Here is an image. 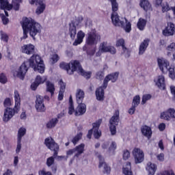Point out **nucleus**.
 <instances>
[{
  "instance_id": "41",
  "label": "nucleus",
  "mask_w": 175,
  "mask_h": 175,
  "mask_svg": "<svg viewBox=\"0 0 175 175\" xmlns=\"http://www.w3.org/2000/svg\"><path fill=\"white\" fill-rule=\"evenodd\" d=\"M160 118L161 120H165V121H170V117L169 116V113H167V109L161 112Z\"/></svg>"
},
{
  "instance_id": "13",
  "label": "nucleus",
  "mask_w": 175,
  "mask_h": 175,
  "mask_svg": "<svg viewBox=\"0 0 175 175\" xmlns=\"http://www.w3.org/2000/svg\"><path fill=\"white\" fill-rule=\"evenodd\" d=\"M95 155L97 158H98L99 169H103V173H105V174H110V172H111V168L110 167V166L108 165L107 163H106V162H105V158L102 157V155H100L99 152H96Z\"/></svg>"
},
{
  "instance_id": "54",
  "label": "nucleus",
  "mask_w": 175,
  "mask_h": 175,
  "mask_svg": "<svg viewBox=\"0 0 175 175\" xmlns=\"http://www.w3.org/2000/svg\"><path fill=\"white\" fill-rule=\"evenodd\" d=\"M0 83H1V84H6V83H8V78L3 73L0 75Z\"/></svg>"
},
{
  "instance_id": "31",
  "label": "nucleus",
  "mask_w": 175,
  "mask_h": 175,
  "mask_svg": "<svg viewBox=\"0 0 175 175\" xmlns=\"http://www.w3.org/2000/svg\"><path fill=\"white\" fill-rule=\"evenodd\" d=\"M85 148V144H81L80 145L76 146L75 148H74L75 151V157H76L77 158H79V157H80V155H81V154L84 152Z\"/></svg>"
},
{
  "instance_id": "11",
  "label": "nucleus",
  "mask_w": 175,
  "mask_h": 175,
  "mask_svg": "<svg viewBox=\"0 0 175 175\" xmlns=\"http://www.w3.org/2000/svg\"><path fill=\"white\" fill-rule=\"evenodd\" d=\"M102 124V119H99L98 121L92 124L93 129L88 131L87 137L88 139H91L92 136V131H94V136L95 139H99L102 136V132L99 130V126Z\"/></svg>"
},
{
  "instance_id": "55",
  "label": "nucleus",
  "mask_w": 175,
  "mask_h": 175,
  "mask_svg": "<svg viewBox=\"0 0 175 175\" xmlns=\"http://www.w3.org/2000/svg\"><path fill=\"white\" fill-rule=\"evenodd\" d=\"M172 8L169 7V4L167 3H165L162 5V12L163 13H165V12H169V10H171Z\"/></svg>"
},
{
  "instance_id": "17",
  "label": "nucleus",
  "mask_w": 175,
  "mask_h": 175,
  "mask_svg": "<svg viewBox=\"0 0 175 175\" xmlns=\"http://www.w3.org/2000/svg\"><path fill=\"white\" fill-rule=\"evenodd\" d=\"M120 73L118 72L110 74L107 75L103 82V88H107V84L109 83V81H111L112 83H116L118 79Z\"/></svg>"
},
{
  "instance_id": "3",
  "label": "nucleus",
  "mask_w": 175,
  "mask_h": 175,
  "mask_svg": "<svg viewBox=\"0 0 175 175\" xmlns=\"http://www.w3.org/2000/svg\"><path fill=\"white\" fill-rule=\"evenodd\" d=\"M61 69L66 70L68 75H73V72H78L79 75L85 77V79H90L91 77V72H85L81 68L80 62L77 60H71L69 64L66 62H62L59 64Z\"/></svg>"
},
{
  "instance_id": "52",
  "label": "nucleus",
  "mask_w": 175,
  "mask_h": 175,
  "mask_svg": "<svg viewBox=\"0 0 175 175\" xmlns=\"http://www.w3.org/2000/svg\"><path fill=\"white\" fill-rule=\"evenodd\" d=\"M54 158H55V157H51L46 159V165L48 166V167H50L53 166V165H54V162H55Z\"/></svg>"
},
{
  "instance_id": "53",
  "label": "nucleus",
  "mask_w": 175,
  "mask_h": 175,
  "mask_svg": "<svg viewBox=\"0 0 175 175\" xmlns=\"http://www.w3.org/2000/svg\"><path fill=\"white\" fill-rule=\"evenodd\" d=\"M129 158H131V152L128 150H123V159L127 161Z\"/></svg>"
},
{
  "instance_id": "50",
  "label": "nucleus",
  "mask_w": 175,
  "mask_h": 175,
  "mask_svg": "<svg viewBox=\"0 0 175 175\" xmlns=\"http://www.w3.org/2000/svg\"><path fill=\"white\" fill-rule=\"evenodd\" d=\"M139 104H140V96L137 95L133 99V105H132L137 107V106H139Z\"/></svg>"
},
{
  "instance_id": "34",
  "label": "nucleus",
  "mask_w": 175,
  "mask_h": 175,
  "mask_svg": "<svg viewBox=\"0 0 175 175\" xmlns=\"http://www.w3.org/2000/svg\"><path fill=\"white\" fill-rule=\"evenodd\" d=\"M47 81V76H40L37 75L35 81L38 85H40V84H44L46 81Z\"/></svg>"
},
{
  "instance_id": "64",
  "label": "nucleus",
  "mask_w": 175,
  "mask_h": 175,
  "mask_svg": "<svg viewBox=\"0 0 175 175\" xmlns=\"http://www.w3.org/2000/svg\"><path fill=\"white\" fill-rule=\"evenodd\" d=\"M170 92H171L172 96H174V99L175 100V86L171 85L170 87Z\"/></svg>"
},
{
  "instance_id": "14",
  "label": "nucleus",
  "mask_w": 175,
  "mask_h": 175,
  "mask_svg": "<svg viewBox=\"0 0 175 175\" xmlns=\"http://www.w3.org/2000/svg\"><path fill=\"white\" fill-rule=\"evenodd\" d=\"M135 163H142L144 161V152L139 148H134L132 151Z\"/></svg>"
},
{
  "instance_id": "45",
  "label": "nucleus",
  "mask_w": 175,
  "mask_h": 175,
  "mask_svg": "<svg viewBox=\"0 0 175 175\" xmlns=\"http://www.w3.org/2000/svg\"><path fill=\"white\" fill-rule=\"evenodd\" d=\"M167 113L170 117V120L175 119V109L174 108L167 109Z\"/></svg>"
},
{
  "instance_id": "19",
  "label": "nucleus",
  "mask_w": 175,
  "mask_h": 175,
  "mask_svg": "<svg viewBox=\"0 0 175 175\" xmlns=\"http://www.w3.org/2000/svg\"><path fill=\"white\" fill-rule=\"evenodd\" d=\"M175 33V26L172 23H168L167 27L163 30L164 36H173Z\"/></svg>"
},
{
  "instance_id": "27",
  "label": "nucleus",
  "mask_w": 175,
  "mask_h": 175,
  "mask_svg": "<svg viewBox=\"0 0 175 175\" xmlns=\"http://www.w3.org/2000/svg\"><path fill=\"white\" fill-rule=\"evenodd\" d=\"M0 9L2 10H12L13 5L9 3V0H0Z\"/></svg>"
},
{
  "instance_id": "4",
  "label": "nucleus",
  "mask_w": 175,
  "mask_h": 175,
  "mask_svg": "<svg viewBox=\"0 0 175 175\" xmlns=\"http://www.w3.org/2000/svg\"><path fill=\"white\" fill-rule=\"evenodd\" d=\"M14 98L15 100L14 107V109L8 107L5 109L3 116V122H9V121L13 118L14 114L20 111V106H21V98L20 97V94L17 90L14 91Z\"/></svg>"
},
{
  "instance_id": "30",
  "label": "nucleus",
  "mask_w": 175,
  "mask_h": 175,
  "mask_svg": "<svg viewBox=\"0 0 175 175\" xmlns=\"http://www.w3.org/2000/svg\"><path fill=\"white\" fill-rule=\"evenodd\" d=\"M146 170L150 175L155 174V172H157V165L151 162L148 163Z\"/></svg>"
},
{
  "instance_id": "26",
  "label": "nucleus",
  "mask_w": 175,
  "mask_h": 175,
  "mask_svg": "<svg viewBox=\"0 0 175 175\" xmlns=\"http://www.w3.org/2000/svg\"><path fill=\"white\" fill-rule=\"evenodd\" d=\"M148 43H150V40L146 39L139 44V55H143L146 53V50L148 47Z\"/></svg>"
},
{
  "instance_id": "18",
  "label": "nucleus",
  "mask_w": 175,
  "mask_h": 175,
  "mask_svg": "<svg viewBox=\"0 0 175 175\" xmlns=\"http://www.w3.org/2000/svg\"><path fill=\"white\" fill-rule=\"evenodd\" d=\"M154 82L155 85L158 87L160 90H165L166 87V83L165 82V76L163 75H159L156 77L154 79Z\"/></svg>"
},
{
  "instance_id": "8",
  "label": "nucleus",
  "mask_w": 175,
  "mask_h": 175,
  "mask_svg": "<svg viewBox=\"0 0 175 175\" xmlns=\"http://www.w3.org/2000/svg\"><path fill=\"white\" fill-rule=\"evenodd\" d=\"M103 53H110V54L114 55L117 53V49L113 46L109 45L107 41H104L100 44L96 56L100 57Z\"/></svg>"
},
{
  "instance_id": "46",
  "label": "nucleus",
  "mask_w": 175,
  "mask_h": 175,
  "mask_svg": "<svg viewBox=\"0 0 175 175\" xmlns=\"http://www.w3.org/2000/svg\"><path fill=\"white\" fill-rule=\"evenodd\" d=\"M82 137H83V133H77V135L72 138V143L75 146H76V144H77V142L81 139Z\"/></svg>"
},
{
  "instance_id": "51",
  "label": "nucleus",
  "mask_w": 175,
  "mask_h": 175,
  "mask_svg": "<svg viewBox=\"0 0 175 175\" xmlns=\"http://www.w3.org/2000/svg\"><path fill=\"white\" fill-rule=\"evenodd\" d=\"M112 13H117L118 12V3L117 1H114L111 3Z\"/></svg>"
},
{
  "instance_id": "62",
  "label": "nucleus",
  "mask_w": 175,
  "mask_h": 175,
  "mask_svg": "<svg viewBox=\"0 0 175 175\" xmlns=\"http://www.w3.org/2000/svg\"><path fill=\"white\" fill-rule=\"evenodd\" d=\"M38 174H39V175H53V174H51V172H46V171L44 170H40V171L38 172Z\"/></svg>"
},
{
  "instance_id": "12",
  "label": "nucleus",
  "mask_w": 175,
  "mask_h": 175,
  "mask_svg": "<svg viewBox=\"0 0 175 175\" xmlns=\"http://www.w3.org/2000/svg\"><path fill=\"white\" fill-rule=\"evenodd\" d=\"M29 3L30 5H36V14L37 16H40L46 10V3L42 0H30Z\"/></svg>"
},
{
  "instance_id": "39",
  "label": "nucleus",
  "mask_w": 175,
  "mask_h": 175,
  "mask_svg": "<svg viewBox=\"0 0 175 175\" xmlns=\"http://www.w3.org/2000/svg\"><path fill=\"white\" fill-rule=\"evenodd\" d=\"M27 133V129L21 127L18 131V140H21L23 137Z\"/></svg>"
},
{
  "instance_id": "7",
  "label": "nucleus",
  "mask_w": 175,
  "mask_h": 175,
  "mask_svg": "<svg viewBox=\"0 0 175 175\" xmlns=\"http://www.w3.org/2000/svg\"><path fill=\"white\" fill-rule=\"evenodd\" d=\"M45 145L46 147L51 150V151H54L53 157L54 158H56L57 161H62L65 158V156H57L58 154V150H59V146H58V144L55 143L54 139L51 137H48L45 139Z\"/></svg>"
},
{
  "instance_id": "47",
  "label": "nucleus",
  "mask_w": 175,
  "mask_h": 175,
  "mask_svg": "<svg viewBox=\"0 0 175 175\" xmlns=\"http://www.w3.org/2000/svg\"><path fill=\"white\" fill-rule=\"evenodd\" d=\"M70 106L68 107V114L72 115L76 111H75V107L73 106V100H72V96L70 97Z\"/></svg>"
},
{
  "instance_id": "63",
  "label": "nucleus",
  "mask_w": 175,
  "mask_h": 175,
  "mask_svg": "<svg viewBox=\"0 0 175 175\" xmlns=\"http://www.w3.org/2000/svg\"><path fill=\"white\" fill-rule=\"evenodd\" d=\"M158 128L161 132H163V131H165V129H166V124L161 123L159 124Z\"/></svg>"
},
{
  "instance_id": "20",
  "label": "nucleus",
  "mask_w": 175,
  "mask_h": 175,
  "mask_svg": "<svg viewBox=\"0 0 175 175\" xmlns=\"http://www.w3.org/2000/svg\"><path fill=\"white\" fill-rule=\"evenodd\" d=\"M21 51L24 54H27V55H31L35 53V46L32 44H24L21 47Z\"/></svg>"
},
{
  "instance_id": "58",
  "label": "nucleus",
  "mask_w": 175,
  "mask_h": 175,
  "mask_svg": "<svg viewBox=\"0 0 175 175\" xmlns=\"http://www.w3.org/2000/svg\"><path fill=\"white\" fill-rule=\"evenodd\" d=\"M21 151V139H17V146L16 149V154H18Z\"/></svg>"
},
{
  "instance_id": "36",
  "label": "nucleus",
  "mask_w": 175,
  "mask_h": 175,
  "mask_svg": "<svg viewBox=\"0 0 175 175\" xmlns=\"http://www.w3.org/2000/svg\"><path fill=\"white\" fill-rule=\"evenodd\" d=\"M132 167L131 163H127L126 165L123 167V174L124 175H132Z\"/></svg>"
},
{
  "instance_id": "2",
  "label": "nucleus",
  "mask_w": 175,
  "mask_h": 175,
  "mask_svg": "<svg viewBox=\"0 0 175 175\" xmlns=\"http://www.w3.org/2000/svg\"><path fill=\"white\" fill-rule=\"evenodd\" d=\"M22 28L23 29L22 39H27L28 33H29L30 36L35 40V36L42 33V25L32 19V18H23Z\"/></svg>"
},
{
  "instance_id": "42",
  "label": "nucleus",
  "mask_w": 175,
  "mask_h": 175,
  "mask_svg": "<svg viewBox=\"0 0 175 175\" xmlns=\"http://www.w3.org/2000/svg\"><path fill=\"white\" fill-rule=\"evenodd\" d=\"M166 50H167V55H168V57H170V55H172V53L170 51H175V43L172 42L171 44H170L167 47H166Z\"/></svg>"
},
{
  "instance_id": "43",
  "label": "nucleus",
  "mask_w": 175,
  "mask_h": 175,
  "mask_svg": "<svg viewBox=\"0 0 175 175\" xmlns=\"http://www.w3.org/2000/svg\"><path fill=\"white\" fill-rule=\"evenodd\" d=\"M116 150H117V143H116V142L114 141H112L109 144L108 151L109 152L114 153V151H116Z\"/></svg>"
},
{
  "instance_id": "38",
  "label": "nucleus",
  "mask_w": 175,
  "mask_h": 175,
  "mask_svg": "<svg viewBox=\"0 0 175 175\" xmlns=\"http://www.w3.org/2000/svg\"><path fill=\"white\" fill-rule=\"evenodd\" d=\"M167 70H168V76H169L170 79H172V80H175L174 66H168Z\"/></svg>"
},
{
  "instance_id": "10",
  "label": "nucleus",
  "mask_w": 175,
  "mask_h": 175,
  "mask_svg": "<svg viewBox=\"0 0 175 175\" xmlns=\"http://www.w3.org/2000/svg\"><path fill=\"white\" fill-rule=\"evenodd\" d=\"M120 122V111H116L113 116L109 120V129L111 135H114L117 133L116 126Z\"/></svg>"
},
{
  "instance_id": "15",
  "label": "nucleus",
  "mask_w": 175,
  "mask_h": 175,
  "mask_svg": "<svg viewBox=\"0 0 175 175\" xmlns=\"http://www.w3.org/2000/svg\"><path fill=\"white\" fill-rule=\"evenodd\" d=\"M157 64L160 70L163 73L167 72V68L169 66H170V63H169V61L163 57H159L157 59Z\"/></svg>"
},
{
  "instance_id": "37",
  "label": "nucleus",
  "mask_w": 175,
  "mask_h": 175,
  "mask_svg": "<svg viewBox=\"0 0 175 175\" xmlns=\"http://www.w3.org/2000/svg\"><path fill=\"white\" fill-rule=\"evenodd\" d=\"M46 91L50 92L51 95H54V91H55V87L53 83L50 81H46Z\"/></svg>"
},
{
  "instance_id": "1",
  "label": "nucleus",
  "mask_w": 175,
  "mask_h": 175,
  "mask_svg": "<svg viewBox=\"0 0 175 175\" xmlns=\"http://www.w3.org/2000/svg\"><path fill=\"white\" fill-rule=\"evenodd\" d=\"M32 68L35 72H38V73H44V64L42 57L39 55L33 54L29 59L24 62L21 66L16 70L13 72L14 77H18L21 80H24L28 69Z\"/></svg>"
},
{
  "instance_id": "22",
  "label": "nucleus",
  "mask_w": 175,
  "mask_h": 175,
  "mask_svg": "<svg viewBox=\"0 0 175 175\" xmlns=\"http://www.w3.org/2000/svg\"><path fill=\"white\" fill-rule=\"evenodd\" d=\"M105 90H106V88L103 87V86L99 87L96 89V98L97 100H99L100 102H103V100H105Z\"/></svg>"
},
{
  "instance_id": "23",
  "label": "nucleus",
  "mask_w": 175,
  "mask_h": 175,
  "mask_svg": "<svg viewBox=\"0 0 175 175\" xmlns=\"http://www.w3.org/2000/svg\"><path fill=\"white\" fill-rule=\"evenodd\" d=\"M139 6L145 12H152V5L148 0H140Z\"/></svg>"
},
{
  "instance_id": "56",
  "label": "nucleus",
  "mask_w": 175,
  "mask_h": 175,
  "mask_svg": "<svg viewBox=\"0 0 175 175\" xmlns=\"http://www.w3.org/2000/svg\"><path fill=\"white\" fill-rule=\"evenodd\" d=\"M158 175H174V172L172 170H167L159 173Z\"/></svg>"
},
{
  "instance_id": "21",
  "label": "nucleus",
  "mask_w": 175,
  "mask_h": 175,
  "mask_svg": "<svg viewBox=\"0 0 175 175\" xmlns=\"http://www.w3.org/2000/svg\"><path fill=\"white\" fill-rule=\"evenodd\" d=\"M116 47H122L123 50V54L125 57H129V51L125 47V40L123 38H118L116 40Z\"/></svg>"
},
{
  "instance_id": "61",
  "label": "nucleus",
  "mask_w": 175,
  "mask_h": 175,
  "mask_svg": "<svg viewBox=\"0 0 175 175\" xmlns=\"http://www.w3.org/2000/svg\"><path fill=\"white\" fill-rule=\"evenodd\" d=\"M39 85L37 83L36 81H34V82L32 83L31 85V90H32V91H36Z\"/></svg>"
},
{
  "instance_id": "9",
  "label": "nucleus",
  "mask_w": 175,
  "mask_h": 175,
  "mask_svg": "<svg viewBox=\"0 0 175 175\" xmlns=\"http://www.w3.org/2000/svg\"><path fill=\"white\" fill-rule=\"evenodd\" d=\"M100 40V36L96 33V31L92 30L88 33L85 43L88 46H96Z\"/></svg>"
},
{
  "instance_id": "40",
  "label": "nucleus",
  "mask_w": 175,
  "mask_h": 175,
  "mask_svg": "<svg viewBox=\"0 0 175 175\" xmlns=\"http://www.w3.org/2000/svg\"><path fill=\"white\" fill-rule=\"evenodd\" d=\"M0 38L2 42H5V43H8V42H9V36L8 35V33H6V32L2 30L0 31Z\"/></svg>"
},
{
  "instance_id": "16",
  "label": "nucleus",
  "mask_w": 175,
  "mask_h": 175,
  "mask_svg": "<svg viewBox=\"0 0 175 175\" xmlns=\"http://www.w3.org/2000/svg\"><path fill=\"white\" fill-rule=\"evenodd\" d=\"M43 102V96L40 95L36 96V109L37 111L40 113H43V111H46V107H44V103Z\"/></svg>"
},
{
  "instance_id": "48",
  "label": "nucleus",
  "mask_w": 175,
  "mask_h": 175,
  "mask_svg": "<svg viewBox=\"0 0 175 175\" xmlns=\"http://www.w3.org/2000/svg\"><path fill=\"white\" fill-rule=\"evenodd\" d=\"M50 61L51 64H56L59 61V56L57 53L53 54L51 55Z\"/></svg>"
},
{
  "instance_id": "28",
  "label": "nucleus",
  "mask_w": 175,
  "mask_h": 175,
  "mask_svg": "<svg viewBox=\"0 0 175 175\" xmlns=\"http://www.w3.org/2000/svg\"><path fill=\"white\" fill-rule=\"evenodd\" d=\"M141 132L144 136H146V137H148V139H150L151 137V135H152V131L151 130V127L144 125L142 126L141 129Z\"/></svg>"
},
{
  "instance_id": "60",
  "label": "nucleus",
  "mask_w": 175,
  "mask_h": 175,
  "mask_svg": "<svg viewBox=\"0 0 175 175\" xmlns=\"http://www.w3.org/2000/svg\"><path fill=\"white\" fill-rule=\"evenodd\" d=\"M4 106L5 107H8V106H12V100L10 98H7L4 100Z\"/></svg>"
},
{
  "instance_id": "29",
  "label": "nucleus",
  "mask_w": 175,
  "mask_h": 175,
  "mask_svg": "<svg viewBox=\"0 0 175 175\" xmlns=\"http://www.w3.org/2000/svg\"><path fill=\"white\" fill-rule=\"evenodd\" d=\"M84 96H85V93H84V91H83V90L81 89L77 90V92H76L77 103L78 104L83 103V100H84Z\"/></svg>"
},
{
  "instance_id": "6",
  "label": "nucleus",
  "mask_w": 175,
  "mask_h": 175,
  "mask_svg": "<svg viewBox=\"0 0 175 175\" xmlns=\"http://www.w3.org/2000/svg\"><path fill=\"white\" fill-rule=\"evenodd\" d=\"M83 21L85 23V25H88V19H83V17H79L75 21H72L69 25V35L72 40H75L76 38L77 31L76 29L81 28L83 27Z\"/></svg>"
},
{
  "instance_id": "33",
  "label": "nucleus",
  "mask_w": 175,
  "mask_h": 175,
  "mask_svg": "<svg viewBox=\"0 0 175 175\" xmlns=\"http://www.w3.org/2000/svg\"><path fill=\"white\" fill-rule=\"evenodd\" d=\"M4 12L5 14H0V17L3 25H8L9 24V13L8 11H4Z\"/></svg>"
},
{
  "instance_id": "35",
  "label": "nucleus",
  "mask_w": 175,
  "mask_h": 175,
  "mask_svg": "<svg viewBox=\"0 0 175 175\" xmlns=\"http://www.w3.org/2000/svg\"><path fill=\"white\" fill-rule=\"evenodd\" d=\"M57 124H58V118H53L46 123V128L51 129L54 128Z\"/></svg>"
},
{
  "instance_id": "57",
  "label": "nucleus",
  "mask_w": 175,
  "mask_h": 175,
  "mask_svg": "<svg viewBox=\"0 0 175 175\" xmlns=\"http://www.w3.org/2000/svg\"><path fill=\"white\" fill-rule=\"evenodd\" d=\"M59 85H60V90L59 91H64L65 92V88H66V84L64 83V81L60 79L59 81Z\"/></svg>"
},
{
  "instance_id": "44",
  "label": "nucleus",
  "mask_w": 175,
  "mask_h": 175,
  "mask_svg": "<svg viewBox=\"0 0 175 175\" xmlns=\"http://www.w3.org/2000/svg\"><path fill=\"white\" fill-rule=\"evenodd\" d=\"M12 8L14 10H18L20 9V3L23 2V0H12Z\"/></svg>"
},
{
  "instance_id": "25",
  "label": "nucleus",
  "mask_w": 175,
  "mask_h": 175,
  "mask_svg": "<svg viewBox=\"0 0 175 175\" xmlns=\"http://www.w3.org/2000/svg\"><path fill=\"white\" fill-rule=\"evenodd\" d=\"M78 105L75 109V116H83L87 111V105L83 103Z\"/></svg>"
},
{
  "instance_id": "24",
  "label": "nucleus",
  "mask_w": 175,
  "mask_h": 175,
  "mask_svg": "<svg viewBox=\"0 0 175 175\" xmlns=\"http://www.w3.org/2000/svg\"><path fill=\"white\" fill-rule=\"evenodd\" d=\"M84 38H85V33L82 30L79 31L77 33V39L73 42V46H79L81 44V42H83Z\"/></svg>"
},
{
  "instance_id": "49",
  "label": "nucleus",
  "mask_w": 175,
  "mask_h": 175,
  "mask_svg": "<svg viewBox=\"0 0 175 175\" xmlns=\"http://www.w3.org/2000/svg\"><path fill=\"white\" fill-rule=\"evenodd\" d=\"M151 98H152L151 94H144L142 96V105H146V103H147V101L150 100V99H151Z\"/></svg>"
},
{
  "instance_id": "32",
  "label": "nucleus",
  "mask_w": 175,
  "mask_h": 175,
  "mask_svg": "<svg viewBox=\"0 0 175 175\" xmlns=\"http://www.w3.org/2000/svg\"><path fill=\"white\" fill-rule=\"evenodd\" d=\"M146 25L147 21L143 18H139L137 23V27L138 29H139V31H144Z\"/></svg>"
},
{
  "instance_id": "5",
  "label": "nucleus",
  "mask_w": 175,
  "mask_h": 175,
  "mask_svg": "<svg viewBox=\"0 0 175 175\" xmlns=\"http://www.w3.org/2000/svg\"><path fill=\"white\" fill-rule=\"evenodd\" d=\"M112 24L115 27H122L126 32H131L132 31V25L131 22L128 21L125 18H121L117 12H112L111 15Z\"/></svg>"
},
{
  "instance_id": "59",
  "label": "nucleus",
  "mask_w": 175,
  "mask_h": 175,
  "mask_svg": "<svg viewBox=\"0 0 175 175\" xmlns=\"http://www.w3.org/2000/svg\"><path fill=\"white\" fill-rule=\"evenodd\" d=\"M157 160L159 161V162H163L165 161V154L160 153L157 155Z\"/></svg>"
}]
</instances>
